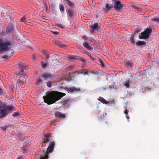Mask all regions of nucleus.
I'll return each mask as SVG.
<instances>
[{
  "label": "nucleus",
  "mask_w": 159,
  "mask_h": 159,
  "mask_svg": "<svg viewBox=\"0 0 159 159\" xmlns=\"http://www.w3.org/2000/svg\"><path fill=\"white\" fill-rule=\"evenodd\" d=\"M66 94L58 91H52L46 96L43 97L44 102L48 105L54 103L66 95Z\"/></svg>",
  "instance_id": "obj_1"
},
{
  "label": "nucleus",
  "mask_w": 159,
  "mask_h": 159,
  "mask_svg": "<svg viewBox=\"0 0 159 159\" xmlns=\"http://www.w3.org/2000/svg\"><path fill=\"white\" fill-rule=\"evenodd\" d=\"M13 109L12 107L6 105L5 104L0 105V118L6 116Z\"/></svg>",
  "instance_id": "obj_2"
},
{
  "label": "nucleus",
  "mask_w": 159,
  "mask_h": 159,
  "mask_svg": "<svg viewBox=\"0 0 159 159\" xmlns=\"http://www.w3.org/2000/svg\"><path fill=\"white\" fill-rule=\"evenodd\" d=\"M11 43L8 41H5L4 42H0V52L8 51L11 47Z\"/></svg>",
  "instance_id": "obj_3"
},
{
  "label": "nucleus",
  "mask_w": 159,
  "mask_h": 159,
  "mask_svg": "<svg viewBox=\"0 0 159 159\" xmlns=\"http://www.w3.org/2000/svg\"><path fill=\"white\" fill-rule=\"evenodd\" d=\"M152 32L150 28L147 29L141 33V35L139 36L140 39H147L149 37L150 34Z\"/></svg>",
  "instance_id": "obj_4"
},
{
  "label": "nucleus",
  "mask_w": 159,
  "mask_h": 159,
  "mask_svg": "<svg viewBox=\"0 0 159 159\" xmlns=\"http://www.w3.org/2000/svg\"><path fill=\"white\" fill-rule=\"evenodd\" d=\"M124 4L121 3L120 1H116L114 3L113 8L117 12H119L123 9Z\"/></svg>",
  "instance_id": "obj_5"
},
{
  "label": "nucleus",
  "mask_w": 159,
  "mask_h": 159,
  "mask_svg": "<svg viewBox=\"0 0 159 159\" xmlns=\"http://www.w3.org/2000/svg\"><path fill=\"white\" fill-rule=\"evenodd\" d=\"M67 58L69 59H74L81 61L83 62H85L87 60L86 59L83 57H80L77 55H68Z\"/></svg>",
  "instance_id": "obj_6"
},
{
  "label": "nucleus",
  "mask_w": 159,
  "mask_h": 159,
  "mask_svg": "<svg viewBox=\"0 0 159 159\" xmlns=\"http://www.w3.org/2000/svg\"><path fill=\"white\" fill-rule=\"evenodd\" d=\"M74 74H75V75H79L80 74H83L84 75H85L88 74V71H86L85 72H75L74 73ZM74 73H70L67 75V77H69L70 79V80H71L73 78V77H74Z\"/></svg>",
  "instance_id": "obj_7"
},
{
  "label": "nucleus",
  "mask_w": 159,
  "mask_h": 159,
  "mask_svg": "<svg viewBox=\"0 0 159 159\" xmlns=\"http://www.w3.org/2000/svg\"><path fill=\"white\" fill-rule=\"evenodd\" d=\"M50 143V145L48 147L47 150L46 152L47 153H49L52 152L54 148L55 145L54 142H52L51 140Z\"/></svg>",
  "instance_id": "obj_8"
},
{
  "label": "nucleus",
  "mask_w": 159,
  "mask_h": 159,
  "mask_svg": "<svg viewBox=\"0 0 159 159\" xmlns=\"http://www.w3.org/2000/svg\"><path fill=\"white\" fill-rule=\"evenodd\" d=\"M51 134L48 133L44 135V138L43 139V142L44 143H48L49 141L51 138Z\"/></svg>",
  "instance_id": "obj_9"
},
{
  "label": "nucleus",
  "mask_w": 159,
  "mask_h": 159,
  "mask_svg": "<svg viewBox=\"0 0 159 159\" xmlns=\"http://www.w3.org/2000/svg\"><path fill=\"white\" fill-rule=\"evenodd\" d=\"M137 32V31H135L133 33L131 34V37L130 39V41L132 44H135V41L134 37L136 33Z\"/></svg>",
  "instance_id": "obj_10"
},
{
  "label": "nucleus",
  "mask_w": 159,
  "mask_h": 159,
  "mask_svg": "<svg viewBox=\"0 0 159 159\" xmlns=\"http://www.w3.org/2000/svg\"><path fill=\"white\" fill-rule=\"evenodd\" d=\"M19 67L21 69V70L19 73L20 75H25V71H26V70L25 69V67L21 64H19Z\"/></svg>",
  "instance_id": "obj_11"
},
{
  "label": "nucleus",
  "mask_w": 159,
  "mask_h": 159,
  "mask_svg": "<svg viewBox=\"0 0 159 159\" xmlns=\"http://www.w3.org/2000/svg\"><path fill=\"white\" fill-rule=\"evenodd\" d=\"M83 45L87 50H92L93 49V47L90 46L86 41H85L83 43Z\"/></svg>",
  "instance_id": "obj_12"
},
{
  "label": "nucleus",
  "mask_w": 159,
  "mask_h": 159,
  "mask_svg": "<svg viewBox=\"0 0 159 159\" xmlns=\"http://www.w3.org/2000/svg\"><path fill=\"white\" fill-rule=\"evenodd\" d=\"M136 46L140 48H142L143 46H144L146 45V43L144 41H139L135 43Z\"/></svg>",
  "instance_id": "obj_13"
},
{
  "label": "nucleus",
  "mask_w": 159,
  "mask_h": 159,
  "mask_svg": "<svg viewBox=\"0 0 159 159\" xmlns=\"http://www.w3.org/2000/svg\"><path fill=\"white\" fill-rule=\"evenodd\" d=\"M55 116L56 118H64L66 116L62 114L61 113L57 111L55 113Z\"/></svg>",
  "instance_id": "obj_14"
},
{
  "label": "nucleus",
  "mask_w": 159,
  "mask_h": 159,
  "mask_svg": "<svg viewBox=\"0 0 159 159\" xmlns=\"http://www.w3.org/2000/svg\"><path fill=\"white\" fill-rule=\"evenodd\" d=\"M99 24H100V23H96L93 25H92L90 27L93 30H96L99 29L98 26Z\"/></svg>",
  "instance_id": "obj_15"
},
{
  "label": "nucleus",
  "mask_w": 159,
  "mask_h": 159,
  "mask_svg": "<svg viewBox=\"0 0 159 159\" xmlns=\"http://www.w3.org/2000/svg\"><path fill=\"white\" fill-rule=\"evenodd\" d=\"M41 76L45 79H48L51 78L52 77V75L50 73H46L42 74Z\"/></svg>",
  "instance_id": "obj_16"
},
{
  "label": "nucleus",
  "mask_w": 159,
  "mask_h": 159,
  "mask_svg": "<svg viewBox=\"0 0 159 159\" xmlns=\"http://www.w3.org/2000/svg\"><path fill=\"white\" fill-rule=\"evenodd\" d=\"M28 77L27 75H22V76H20L19 79V81H22V82H25L27 79Z\"/></svg>",
  "instance_id": "obj_17"
},
{
  "label": "nucleus",
  "mask_w": 159,
  "mask_h": 159,
  "mask_svg": "<svg viewBox=\"0 0 159 159\" xmlns=\"http://www.w3.org/2000/svg\"><path fill=\"white\" fill-rule=\"evenodd\" d=\"M113 7V6L111 5H109L108 4H106L105 11H107L111 10V9Z\"/></svg>",
  "instance_id": "obj_18"
},
{
  "label": "nucleus",
  "mask_w": 159,
  "mask_h": 159,
  "mask_svg": "<svg viewBox=\"0 0 159 159\" xmlns=\"http://www.w3.org/2000/svg\"><path fill=\"white\" fill-rule=\"evenodd\" d=\"M66 91H70V92H72L74 91H76L77 90L76 88L75 87L68 88H66Z\"/></svg>",
  "instance_id": "obj_19"
},
{
  "label": "nucleus",
  "mask_w": 159,
  "mask_h": 159,
  "mask_svg": "<svg viewBox=\"0 0 159 159\" xmlns=\"http://www.w3.org/2000/svg\"><path fill=\"white\" fill-rule=\"evenodd\" d=\"M11 125L10 124H8L5 126L1 127V129L3 131H5L7 129L11 127Z\"/></svg>",
  "instance_id": "obj_20"
},
{
  "label": "nucleus",
  "mask_w": 159,
  "mask_h": 159,
  "mask_svg": "<svg viewBox=\"0 0 159 159\" xmlns=\"http://www.w3.org/2000/svg\"><path fill=\"white\" fill-rule=\"evenodd\" d=\"M66 2V4L70 7H73L74 4L73 2H71L70 0H65Z\"/></svg>",
  "instance_id": "obj_21"
},
{
  "label": "nucleus",
  "mask_w": 159,
  "mask_h": 159,
  "mask_svg": "<svg viewBox=\"0 0 159 159\" xmlns=\"http://www.w3.org/2000/svg\"><path fill=\"white\" fill-rule=\"evenodd\" d=\"M151 20L152 21L159 23V17H153L151 19Z\"/></svg>",
  "instance_id": "obj_22"
},
{
  "label": "nucleus",
  "mask_w": 159,
  "mask_h": 159,
  "mask_svg": "<svg viewBox=\"0 0 159 159\" xmlns=\"http://www.w3.org/2000/svg\"><path fill=\"white\" fill-rule=\"evenodd\" d=\"M68 13L70 16L72 17L74 14V11L72 9L68 10Z\"/></svg>",
  "instance_id": "obj_23"
},
{
  "label": "nucleus",
  "mask_w": 159,
  "mask_h": 159,
  "mask_svg": "<svg viewBox=\"0 0 159 159\" xmlns=\"http://www.w3.org/2000/svg\"><path fill=\"white\" fill-rule=\"evenodd\" d=\"M59 7L60 11L62 13H63L65 11V8L64 7V6L62 4L59 5Z\"/></svg>",
  "instance_id": "obj_24"
},
{
  "label": "nucleus",
  "mask_w": 159,
  "mask_h": 159,
  "mask_svg": "<svg viewBox=\"0 0 159 159\" xmlns=\"http://www.w3.org/2000/svg\"><path fill=\"white\" fill-rule=\"evenodd\" d=\"M98 100L101 101L102 103L104 104H107V101L103 98H100L98 99Z\"/></svg>",
  "instance_id": "obj_25"
},
{
  "label": "nucleus",
  "mask_w": 159,
  "mask_h": 159,
  "mask_svg": "<svg viewBox=\"0 0 159 159\" xmlns=\"http://www.w3.org/2000/svg\"><path fill=\"white\" fill-rule=\"evenodd\" d=\"M13 26L11 25H9L7 29V31L8 32L12 31L13 30Z\"/></svg>",
  "instance_id": "obj_26"
},
{
  "label": "nucleus",
  "mask_w": 159,
  "mask_h": 159,
  "mask_svg": "<svg viewBox=\"0 0 159 159\" xmlns=\"http://www.w3.org/2000/svg\"><path fill=\"white\" fill-rule=\"evenodd\" d=\"M129 80L128 79V80H126L125 83V84L123 85L125 86L126 88H128L129 87Z\"/></svg>",
  "instance_id": "obj_27"
},
{
  "label": "nucleus",
  "mask_w": 159,
  "mask_h": 159,
  "mask_svg": "<svg viewBox=\"0 0 159 159\" xmlns=\"http://www.w3.org/2000/svg\"><path fill=\"white\" fill-rule=\"evenodd\" d=\"M56 25L58 27L62 29L64 28L65 27V25H64L60 23H56Z\"/></svg>",
  "instance_id": "obj_28"
},
{
  "label": "nucleus",
  "mask_w": 159,
  "mask_h": 159,
  "mask_svg": "<svg viewBox=\"0 0 159 159\" xmlns=\"http://www.w3.org/2000/svg\"><path fill=\"white\" fill-rule=\"evenodd\" d=\"M26 19L25 17V16L21 18L20 20V21L22 22H25L26 21Z\"/></svg>",
  "instance_id": "obj_29"
},
{
  "label": "nucleus",
  "mask_w": 159,
  "mask_h": 159,
  "mask_svg": "<svg viewBox=\"0 0 159 159\" xmlns=\"http://www.w3.org/2000/svg\"><path fill=\"white\" fill-rule=\"evenodd\" d=\"M41 66H42L43 67V68H45V67L47 66V64L45 63H44L43 62H41Z\"/></svg>",
  "instance_id": "obj_30"
},
{
  "label": "nucleus",
  "mask_w": 159,
  "mask_h": 159,
  "mask_svg": "<svg viewBox=\"0 0 159 159\" xmlns=\"http://www.w3.org/2000/svg\"><path fill=\"white\" fill-rule=\"evenodd\" d=\"M42 83V81L41 79H39L37 82V84L39 85Z\"/></svg>",
  "instance_id": "obj_31"
},
{
  "label": "nucleus",
  "mask_w": 159,
  "mask_h": 159,
  "mask_svg": "<svg viewBox=\"0 0 159 159\" xmlns=\"http://www.w3.org/2000/svg\"><path fill=\"white\" fill-rule=\"evenodd\" d=\"M52 82L51 81H50V82H48L47 83V86L48 87H51L52 86Z\"/></svg>",
  "instance_id": "obj_32"
},
{
  "label": "nucleus",
  "mask_w": 159,
  "mask_h": 159,
  "mask_svg": "<svg viewBox=\"0 0 159 159\" xmlns=\"http://www.w3.org/2000/svg\"><path fill=\"white\" fill-rule=\"evenodd\" d=\"M19 115V114L18 112H15L13 114L12 116L13 117H17Z\"/></svg>",
  "instance_id": "obj_33"
},
{
  "label": "nucleus",
  "mask_w": 159,
  "mask_h": 159,
  "mask_svg": "<svg viewBox=\"0 0 159 159\" xmlns=\"http://www.w3.org/2000/svg\"><path fill=\"white\" fill-rule=\"evenodd\" d=\"M19 84L21 86H22L23 85L25 82H22V81H19V80H17Z\"/></svg>",
  "instance_id": "obj_34"
},
{
  "label": "nucleus",
  "mask_w": 159,
  "mask_h": 159,
  "mask_svg": "<svg viewBox=\"0 0 159 159\" xmlns=\"http://www.w3.org/2000/svg\"><path fill=\"white\" fill-rule=\"evenodd\" d=\"M73 67V66L72 65H70L66 67V69L68 70H69L71 69Z\"/></svg>",
  "instance_id": "obj_35"
},
{
  "label": "nucleus",
  "mask_w": 159,
  "mask_h": 159,
  "mask_svg": "<svg viewBox=\"0 0 159 159\" xmlns=\"http://www.w3.org/2000/svg\"><path fill=\"white\" fill-rule=\"evenodd\" d=\"M126 65L127 66H131V63L129 61H128L126 62Z\"/></svg>",
  "instance_id": "obj_36"
},
{
  "label": "nucleus",
  "mask_w": 159,
  "mask_h": 159,
  "mask_svg": "<svg viewBox=\"0 0 159 159\" xmlns=\"http://www.w3.org/2000/svg\"><path fill=\"white\" fill-rule=\"evenodd\" d=\"M82 38L85 40L88 39L87 36L85 35H84L82 36Z\"/></svg>",
  "instance_id": "obj_37"
},
{
  "label": "nucleus",
  "mask_w": 159,
  "mask_h": 159,
  "mask_svg": "<svg viewBox=\"0 0 159 159\" xmlns=\"http://www.w3.org/2000/svg\"><path fill=\"white\" fill-rule=\"evenodd\" d=\"M99 61L101 64V66L103 67L104 66V64L102 61L100 59L99 60Z\"/></svg>",
  "instance_id": "obj_38"
},
{
  "label": "nucleus",
  "mask_w": 159,
  "mask_h": 159,
  "mask_svg": "<svg viewBox=\"0 0 159 159\" xmlns=\"http://www.w3.org/2000/svg\"><path fill=\"white\" fill-rule=\"evenodd\" d=\"M2 58L5 59H7L8 58V56L6 55H4L2 57Z\"/></svg>",
  "instance_id": "obj_39"
},
{
  "label": "nucleus",
  "mask_w": 159,
  "mask_h": 159,
  "mask_svg": "<svg viewBox=\"0 0 159 159\" xmlns=\"http://www.w3.org/2000/svg\"><path fill=\"white\" fill-rule=\"evenodd\" d=\"M48 157V156L47 155H45L44 157L41 159H47Z\"/></svg>",
  "instance_id": "obj_40"
},
{
  "label": "nucleus",
  "mask_w": 159,
  "mask_h": 159,
  "mask_svg": "<svg viewBox=\"0 0 159 159\" xmlns=\"http://www.w3.org/2000/svg\"><path fill=\"white\" fill-rule=\"evenodd\" d=\"M49 57V55L48 54H46V57H45V59L46 60L48 59Z\"/></svg>",
  "instance_id": "obj_41"
},
{
  "label": "nucleus",
  "mask_w": 159,
  "mask_h": 159,
  "mask_svg": "<svg viewBox=\"0 0 159 159\" xmlns=\"http://www.w3.org/2000/svg\"><path fill=\"white\" fill-rule=\"evenodd\" d=\"M52 32L53 33L55 34H58L59 33L58 32L56 31H52Z\"/></svg>",
  "instance_id": "obj_42"
},
{
  "label": "nucleus",
  "mask_w": 159,
  "mask_h": 159,
  "mask_svg": "<svg viewBox=\"0 0 159 159\" xmlns=\"http://www.w3.org/2000/svg\"><path fill=\"white\" fill-rule=\"evenodd\" d=\"M38 56H36V55H34L33 56V58L34 59H36L38 58Z\"/></svg>",
  "instance_id": "obj_43"
},
{
  "label": "nucleus",
  "mask_w": 159,
  "mask_h": 159,
  "mask_svg": "<svg viewBox=\"0 0 159 159\" xmlns=\"http://www.w3.org/2000/svg\"><path fill=\"white\" fill-rule=\"evenodd\" d=\"M128 111L127 110H125L124 111V113L126 115H128Z\"/></svg>",
  "instance_id": "obj_44"
},
{
  "label": "nucleus",
  "mask_w": 159,
  "mask_h": 159,
  "mask_svg": "<svg viewBox=\"0 0 159 159\" xmlns=\"http://www.w3.org/2000/svg\"><path fill=\"white\" fill-rule=\"evenodd\" d=\"M43 53L45 55H46V54H48L47 52L46 51H43Z\"/></svg>",
  "instance_id": "obj_45"
},
{
  "label": "nucleus",
  "mask_w": 159,
  "mask_h": 159,
  "mask_svg": "<svg viewBox=\"0 0 159 159\" xmlns=\"http://www.w3.org/2000/svg\"><path fill=\"white\" fill-rule=\"evenodd\" d=\"M90 58L91 60L93 61H94L95 59L93 57H92V56H90Z\"/></svg>",
  "instance_id": "obj_46"
},
{
  "label": "nucleus",
  "mask_w": 159,
  "mask_h": 159,
  "mask_svg": "<svg viewBox=\"0 0 159 159\" xmlns=\"http://www.w3.org/2000/svg\"><path fill=\"white\" fill-rule=\"evenodd\" d=\"M86 54L88 56H91V54L88 52H87Z\"/></svg>",
  "instance_id": "obj_47"
},
{
  "label": "nucleus",
  "mask_w": 159,
  "mask_h": 159,
  "mask_svg": "<svg viewBox=\"0 0 159 159\" xmlns=\"http://www.w3.org/2000/svg\"><path fill=\"white\" fill-rule=\"evenodd\" d=\"M126 118L128 120V121H129V116H128V115H126Z\"/></svg>",
  "instance_id": "obj_48"
},
{
  "label": "nucleus",
  "mask_w": 159,
  "mask_h": 159,
  "mask_svg": "<svg viewBox=\"0 0 159 159\" xmlns=\"http://www.w3.org/2000/svg\"><path fill=\"white\" fill-rule=\"evenodd\" d=\"M56 45H58V46H59H59H60L61 45V44H60V43H57V44H56Z\"/></svg>",
  "instance_id": "obj_49"
},
{
  "label": "nucleus",
  "mask_w": 159,
  "mask_h": 159,
  "mask_svg": "<svg viewBox=\"0 0 159 159\" xmlns=\"http://www.w3.org/2000/svg\"><path fill=\"white\" fill-rule=\"evenodd\" d=\"M17 159H22V158L20 157H18Z\"/></svg>",
  "instance_id": "obj_50"
},
{
  "label": "nucleus",
  "mask_w": 159,
  "mask_h": 159,
  "mask_svg": "<svg viewBox=\"0 0 159 159\" xmlns=\"http://www.w3.org/2000/svg\"><path fill=\"white\" fill-rule=\"evenodd\" d=\"M2 91V89H1V88H0V92L2 93V92H1V91Z\"/></svg>",
  "instance_id": "obj_51"
},
{
  "label": "nucleus",
  "mask_w": 159,
  "mask_h": 159,
  "mask_svg": "<svg viewBox=\"0 0 159 159\" xmlns=\"http://www.w3.org/2000/svg\"><path fill=\"white\" fill-rule=\"evenodd\" d=\"M107 114V113H105V115H106Z\"/></svg>",
  "instance_id": "obj_52"
}]
</instances>
